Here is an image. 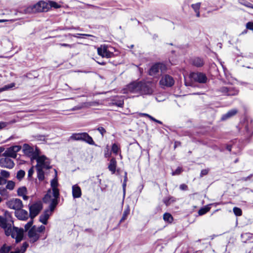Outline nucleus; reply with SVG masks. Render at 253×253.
Returning a JSON list of instances; mask_svg holds the SVG:
<instances>
[{
  "instance_id": "nucleus-48",
  "label": "nucleus",
  "mask_w": 253,
  "mask_h": 253,
  "mask_svg": "<svg viewBox=\"0 0 253 253\" xmlns=\"http://www.w3.org/2000/svg\"><path fill=\"white\" fill-rule=\"evenodd\" d=\"M182 171V168L178 167L174 171L172 172V175H178L179 174L181 171Z\"/></svg>"
},
{
  "instance_id": "nucleus-9",
  "label": "nucleus",
  "mask_w": 253,
  "mask_h": 253,
  "mask_svg": "<svg viewBox=\"0 0 253 253\" xmlns=\"http://www.w3.org/2000/svg\"><path fill=\"white\" fill-rule=\"evenodd\" d=\"M34 160L37 161L36 168H41L42 169H49L51 168L49 159L43 155L40 156L39 155Z\"/></svg>"
},
{
  "instance_id": "nucleus-57",
  "label": "nucleus",
  "mask_w": 253,
  "mask_h": 253,
  "mask_svg": "<svg viewBox=\"0 0 253 253\" xmlns=\"http://www.w3.org/2000/svg\"><path fill=\"white\" fill-rule=\"evenodd\" d=\"M139 115L140 116L147 117L149 118L150 120L152 118L151 116H150L149 114H146V113H140Z\"/></svg>"
},
{
  "instance_id": "nucleus-42",
  "label": "nucleus",
  "mask_w": 253,
  "mask_h": 253,
  "mask_svg": "<svg viewBox=\"0 0 253 253\" xmlns=\"http://www.w3.org/2000/svg\"><path fill=\"white\" fill-rule=\"evenodd\" d=\"M15 186V183L12 181H8L7 182L6 188L10 190H13Z\"/></svg>"
},
{
  "instance_id": "nucleus-6",
  "label": "nucleus",
  "mask_w": 253,
  "mask_h": 253,
  "mask_svg": "<svg viewBox=\"0 0 253 253\" xmlns=\"http://www.w3.org/2000/svg\"><path fill=\"white\" fill-rule=\"evenodd\" d=\"M155 85L152 82H140V94L141 95H151L154 92Z\"/></svg>"
},
{
  "instance_id": "nucleus-14",
  "label": "nucleus",
  "mask_w": 253,
  "mask_h": 253,
  "mask_svg": "<svg viewBox=\"0 0 253 253\" xmlns=\"http://www.w3.org/2000/svg\"><path fill=\"white\" fill-rule=\"evenodd\" d=\"M174 84V79L171 76L169 75H165L163 76L160 81V84L161 86L170 87L172 86Z\"/></svg>"
},
{
  "instance_id": "nucleus-2",
  "label": "nucleus",
  "mask_w": 253,
  "mask_h": 253,
  "mask_svg": "<svg viewBox=\"0 0 253 253\" xmlns=\"http://www.w3.org/2000/svg\"><path fill=\"white\" fill-rule=\"evenodd\" d=\"M49 9L48 3L43 0H40L37 3L30 5L23 10L25 14L35 13L37 12H46Z\"/></svg>"
},
{
  "instance_id": "nucleus-53",
  "label": "nucleus",
  "mask_w": 253,
  "mask_h": 253,
  "mask_svg": "<svg viewBox=\"0 0 253 253\" xmlns=\"http://www.w3.org/2000/svg\"><path fill=\"white\" fill-rule=\"evenodd\" d=\"M114 104L118 107H122L124 105V101L123 100H119V101L115 102Z\"/></svg>"
},
{
  "instance_id": "nucleus-20",
  "label": "nucleus",
  "mask_w": 253,
  "mask_h": 253,
  "mask_svg": "<svg viewBox=\"0 0 253 253\" xmlns=\"http://www.w3.org/2000/svg\"><path fill=\"white\" fill-rule=\"evenodd\" d=\"M72 195L74 198H79L82 195V191L80 187L77 185L72 186Z\"/></svg>"
},
{
  "instance_id": "nucleus-60",
  "label": "nucleus",
  "mask_w": 253,
  "mask_h": 253,
  "mask_svg": "<svg viewBox=\"0 0 253 253\" xmlns=\"http://www.w3.org/2000/svg\"><path fill=\"white\" fill-rule=\"evenodd\" d=\"M21 197H23L24 200H27L28 199V197L26 196V194H24V195H21Z\"/></svg>"
},
{
  "instance_id": "nucleus-22",
  "label": "nucleus",
  "mask_w": 253,
  "mask_h": 253,
  "mask_svg": "<svg viewBox=\"0 0 253 253\" xmlns=\"http://www.w3.org/2000/svg\"><path fill=\"white\" fill-rule=\"evenodd\" d=\"M237 113V109H234L229 111L227 113L223 115L221 118L222 120H225L234 116Z\"/></svg>"
},
{
  "instance_id": "nucleus-54",
  "label": "nucleus",
  "mask_w": 253,
  "mask_h": 253,
  "mask_svg": "<svg viewBox=\"0 0 253 253\" xmlns=\"http://www.w3.org/2000/svg\"><path fill=\"white\" fill-rule=\"evenodd\" d=\"M6 179L0 176V185L4 184L6 183Z\"/></svg>"
},
{
  "instance_id": "nucleus-40",
  "label": "nucleus",
  "mask_w": 253,
  "mask_h": 253,
  "mask_svg": "<svg viewBox=\"0 0 253 253\" xmlns=\"http://www.w3.org/2000/svg\"><path fill=\"white\" fill-rule=\"evenodd\" d=\"M233 211L236 216H241L242 214V211L241 209L239 208L234 207L233 209Z\"/></svg>"
},
{
  "instance_id": "nucleus-8",
  "label": "nucleus",
  "mask_w": 253,
  "mask_h": 253,
  "mask_svg": "<svg viewBox=\"0 0 253 253\" xmlns=\"http://www.w3.org/2000/svg\"><path fill=\"white\" fill-rule=\"evenodd\" d=\"M23 151L24 153L30 157L32 160H34L40 155V150L37 147H32L27 144L23 145Z\"/></svg>"
},
{
  "instance_id": "nucleus-39",
  "label": "nucleus",
  "mask_w": 253,
  "mask_h": 253,
  "mask_svg": "<svg viewBox=\"0 0 253 253\" xmlns=\"http://www.w3.org/2000/svg\"><path fill=\"white\" fill-rule=\"evenodd\" d=\"M80 36H86V37H92V36L91 35L85 34H74V35H73V34H69L68 35V36H73L74 37L77 38H80ZM65 36L67 37V35H66Z\"/></svg>"
},
{
  "instance_id": "nucleus-30",
  "label": "nucleus",
  "mask_w": 253,
  "mask_h": 253,
  "mask_svg": "<svg viewBox=\"0 0 253 253\" xmlns=\"http://www.w3.org/2000/svg\"><path fill=\"white\" fill-rule=\"evenodd\" d=\"M37 170L38 178L39 180L42 181L44 179V175L43 169L41 168H36Z\"/></svg>"
},
{
  "instance_id": "nucleus-19",
  "label": "nucleus",
  "mask_w": 253,
  "mask_h": 253,
  "mask_svg": "<svg viewBox=\"0 0 253 253\" xmlns=\"http://www.w3.org/2000/svg\"><path fill=\"white\" fill-rule=\"evenodd\" d=\"M98 54L103 57L109 58L111 57L112 53L108 51L105 46H100L97 48Z\"/></svg>"
},
{
  "instance_id": "nucleus-34",
  "label": "nucleus",
  "mask_w": 253,
  "mask_h": 253,
  "mask_svg": "<svg viewBox=\"0 0 253 253\" xmlns=\"http://www.w3.org/2000/svg\"><path fill=\"white\" fill-rule=\"evenodd\" d=\"M11 250V247L7 246L5 245H4L0 249V253H7Z\"/></svg>"
},
{
  "instance_id": "nucleus-62",
  "label": "nucleus",
  "mask_w": 253,
  "mask_h": 253,
  "mask_svg": "<svg viewBox=\"0 0 253 253\" xmlns=\"http://www.w3.org/2000/svg\"><path fill=\"white\" fill-rule=\"evenodd\" d=\"M227 150H228L229 151H231V145H227L226 147Z\"/></svg>"
},
{
  "instance_id": "nucleus-64",
  "label": "nucleus",
  "mask_w": 253,
  "mask_h": 253,
  "mask_svg": "<svg viewBox=\"0 0 253 253\" xmlns=\"http://www.w3.org/2000/svg\"><path fill=\"white\" fill-rule=\"evenodd\" d=\"M10 253H20L19 251H18L17 250L16 251H15V252H10Z\"/></svg>"
},
{
  "instance_id": "nucleus-1",
  "label": "nucleus",
  "mask_w": 253,
  "mask_h": 253,
  "mask_svg": "<svg viewBox=\"0 0 253 253\" xmlns=\"http://www.w3.org/2000/svg\"><path fill=\"white\" fill-rule=\"evenodd\" d=\"M0 226L4 229L5 235L7 236H11L15 239L16 243L23 239L24 229L14 227L12 220L0 216Z\"/></svg>"
},
{
  "instance_id": "nucleus-52",
  "label": "nucleus",
  "mask_w": 253,
  "mask_h": 253,
  "mask_svg": "<svg viewBox=\"0 0 253 253\" xmlns=\"http://www.w3.org/2000/svg\"><path fill=\"white\" fill-rule=\"evenodd\" d=\"M209 172V169H202L201 171L200 176L202 177L204 175H207Z\"/></svg>"
},
{
  "instance_id": "nucleus-28",
  "label": "nucleus",
  "mask_w": 253,
  "mask_h": 253,
  "mask_svg": "<svg viewBox=\"0 0 253 253\" xmlns=\"http://www.w3.org/2000/svg\"><path fill=\"white\" fill-rule=\"evenodd\" d=\"M90 106V104L88 102L83 103L78 106H75L72 109H71L72 111H75L78 110L82 109L84 108Z\"/></svg>"
},
{
  "instance_id": "nucleus-32",
  "label": "nucleus",
  "mask_w": 253,
  "mask_h": 253,
  "mask_svg": "<svg viewBox=\"0 0 253 253\" xmlns=\"http://www.w3.org/2000/svg\"><path fill=\"white\" fill-rule=\"evenodd\" d=\"M239 3L247 7L253 9V4L245 0H239Z\"/></svg>"
},
{
  "instance_id": "nucleus-46",
  "label": "nucleus",
  "mask_w": 253,
  "mask_h": 253,
  "mask_svg": "<svg viewBox=\"0 0 253 253\" xmlns=\"http://www.w3.org/2000/svg\"><path fill=\"white\" fill-rule=\"evenodd\" d=\"M129 213V210L127 209V210H125L124 211L123 215V216L120 220V222H123V221H124L126 218V217L128 215Z\"/></svg>"
},
{
  "instance_id": "nucleus-63",
  "label": "nucleus",
  "mask_w": 253,
  "mask_h": 253,
  "mask_svg": "<svg viewBox=\"0 0 253 253\" xmlns=\"http://www.w3.org/2000/svg\"><path fill=\"white\" fill-rule=\"evenodd\" d=\"M4 150V148L3 147H0V153L3 152Z\"/></svg>"
},
{
  "instance_id": "nucleus-58",
  "label": "nucleus",
  "mask_w": 253,
  "mask_h": 253,
  "mask_svg": "<svg viewBox=\"0 0 253 253\" xmlns=\"http://www.w3.org/2000/svg\"><path fill=\"white\" fill-rule=\"evenodd\" d=\"M252 176V175L251 174L250 175H249V176H248L247 177L242 178L241 179V180H243V181H248V180L250 179V178H251Z\"/></svg>"
},
{
  "instance_id": "nucleus-56",
  "label": "nucleus",
  "mask_w": 253,
  "mask_h": 253,
  "mask_svg": "<svg viewBox=\"0 0 253 253\" xmlns=\"http://www.w3.org/2000/svg\"><path fill=\"white\" fill-rule=\"evenodd\" d=\"M59 45L62 46L68 47L69 48H71L73 47L72 44H69L67 43H60Z\"/></svg>"
},
{
  "instance_id": "nucleus-61",
  "label": "nucleus",
  "mask_w": 253,
  "mask_h": 253,
  "mask_svg": "<svg viewBox=\"0 0 253 253\" xmlns=\"http://www.w3.org/2000/svg\"><path fill=\"white\" fill-rule=\"evenodd\" d=\"M126 182H124L123 184V190H124V192H125V189H126Z\"/></svg>"
},
{
  "instance_id": "nucleus-43",
  "label": "nucleus",
  "mask_w": 253,
  "mask_h": 253,
  "mask_svg": "<svg viewBox=\"0 0 253 253\" xmlns=\"http://www.w3.org/2000/svg\"><path fill=\"white\" fill-rule=\"evenodd\" d=\"M28 246H29V245L27 242H24L23 244V245L21 247V249L20 250H18L19 251L20 253H24L26 251Z\"/></svg>"
},
{
  "instance_id": "nucleus-47",
  "label": "nucleus",
  "mask_w": 253,
  "mask_h": 253,
  "mask_svg": "<svg viewBox=\"0 0 253 253\" xmlns=\"http://www.w3.org/2000/svg\"><path fill=\"white\" fill-rule=\"evenodd\" d=\"M10 124V122H0V130L5 128Z\"/></svg>"
},
{
  "instance_id": "nucleus-13",
  "label": "nucleus",
  "mask_w": 253,
  "mask_h": 253,
  "mask_svg": "<svg viewBox=\"0 0 253 253\" xmlns=\"http://www.w3.org/2000/svg\"><path fill=\"white\" fill-rule=\"evenodd\" d=\"M42 209V205L40 203H36L29 207L30 216L31 219L36 217Z\"/></svg>"
},
{
  "instance_id": "nucleus-37",
  "label": "nucleus",
  "mask_w": 253,
  "mask_h": 253,
  "mask_svg": "<svg viewBox=\"0 0 253 253\" xmlns=\"http://www.w3.org/2000/svg\"><path fill=\"white\" fill-rule=\"evenodd\" d=\"M48 3L49 7H54L55 8L61 7V5L60 4L53 1H49V3Z\"/></svg>"
},
{
  "instance_id": "nucleus-24",
  "label": "nucleus",
  "mask_w": 253,
  "mask_h": 253,
  "mask_svg": "<svg viewBox=\"0 0 253 253\" xmlns=\"http://www.w3.org/2000/svg\"><path fill=\"white\" fill-rule=\"evenodd\" d=\"M116 165L117 162L116 160L114 158L111 159L110 161L108 169L112 173H114L116 171Z\"/></svg>"
},
{
  "instance_id": "nucleus-10",
  "label": "nucleus",
  "mask_w": 253,
  "mask_h": 253,
  "mask_svg": "<svg viewBox=\"0 0 253 253\" xmlns=\"http://www.w3.org/2000/svg\"><path fill=\"white\" fill-rule=\"evenodd\" d=\"M166 66L162 63H156L150 68L149 74L150 76H156L159 75L160 73H162L166 70Z\"/></svg>"
},
{
  "instance_id": "nucleus-44",
  "label": "nucleus",
  "mask_w": 253,
  "mask_h": 253,
  "mask_svg": "<svg viewBox=\"0 0 253 253\" xmlns=\"http://www.w3.org/2000/svg\"><path fill=\"white\" fill-rule=\"evenodd\" d=\"M9 173L8 171H6L5 170H2L0 171V176L5 178H8L9 176Z\"/></svg>"
},
{
  "instance_id": "nucleus-3",
  "label": "nucleus",
  "mask_w": 253,
  "mask_h": 253,
  "mask_svg": "<svg viewBox=\"0 0 253 253\" xmlns=\"http://www.w3.org/2000/svg\"><path fill=\"white\" fill-rule=\"evenodd\" d=\"M59 196V192L57 194L53 193V191L49 189L47 194L43 199V201L45 203H49V208L51 211H53L58 203V199Z\"/></svg>"
},
{
  "instance_id": "nucleus-18",
  "label": "nucleus",
  "mask_w": 253,
  "mask_h": 253,
  "mask_svg": "<svg viewBox=\"0 0 253 253\" xmlns=\"http://www.w3.org/2000/svg\"><path fill=\"white\" fill-rule=\"evenodd\" d=\"M15 216L20 220H26L28 218L29 214L27 211L21 209L15 212Z\"/></svg>"
},
{
  "instance_id": "nucleus-4",
  "label": "nucleus",
  "mask_w": 253,
  "mask_h": 253,
  "mask_svg": "<svg viewBox=\"0 0 253 253\" xmlns=\"http://www.w3.org/2000/svg\"><path fill=\"white\" fill-rule=\"evenodd\" d=\"M189 78L190 79L191 82H188L187 79H185V84L186 86H193L192 82L205 84L208 81L206 75L201 72H192L189 74Z\"/></svg>"
},
{
  "instance_id": "nucleus-45",
  "label": "nucleus",
  "mask_w": 253,
  "mask_h": 253,
  "mask_svg": "<svg viewBox=\"0 0 253 253\" xmlns=\"http://www.w3.org/2000/svg\"><path fill=\"white\" fill-rule=\"evenodd\" d=\"M33 223V219H31V220L29 221L27 224H25L24 228L25 230L26 231H29V229L32 227V226Z\"/></svg>"
},
{
  "instance_id": "nucleus-26",
  "label": "nucleus",
  "mask_w": 253,
  "mask_h": 253,
  "mask_svg": "<svg viewBox=\"0 0 253 253\" xmlns=\"http://www.w3.org/2000/svg\"><path fill=\"white\" fill-rule=\"evenodd\" d=\"M192 64L197 67H200L204 65V62L202 59L199 57H196L192 60Z\"/></svg>"
},
{
  "instance_id": "nucleus-23",
  "label": "nucleus",
  "mask_w": 253,
  "mask_h": 253,
  "mask_svg": "<svg viewBox=\"0 0 253 253\" xmlns=\"http://www.w3.org/2000/svg\"><path fill=\"white\" fill-rule=\"evenodd\" d=\"M51 187L52 188V191H53V193L57 194V192L59 191V189L57 188L58 183L56 178L53 179L51 181Z\"/></svg>"
},
{
  "instance_id": "nucleus-12",
  "label": "nucleus",
  "mask_w": 253,
  "mask_h": 253,
  "mask_svg": "<svg viewBox=\"0 0 253 253\" xmlns=\"http://www.w3.org/2000/svg\"><path fill=\"white\" fill-rule=\"evenodd\" d=\"M7 207L11 209L15 210L16 211H18L23 207L22 202L19 199H13L6 203Z\"/></svg>"
},
{
  "instance_id": "nucleus-29",
  "label": "nucleus",
  "mask_w": 253,
  "mask_h": 253,
  "mask_svg": "<svg viewBox=\"0 0 253 253\" xmlns=\"http://www.w3.org/2000/svg\"><path fill=\"white\" fill-rule=\"evenodd\" d=\"M163 219L165 221L170 223L172 222L173 218L170 213L166 212L163 215Z\"/></svg>"
},
{
  "instance_id": "nucleus-49",
  "label": "nucleus",
  "mask_w": 253,
  "mask_h": 253,
  "mask_svg": "<svg viewBox=\"0 0 253 253\" xmlns=\"http://www.w3.org/2000/svg\"><path fill=\"white\" fill-rule=\"evenodd\" d=\"M34 172V167H32L30 169H29V170H28V177L29 178H31Z\"/></svg>"
},
{
  "instance_id": "nucleus-25",
  "label": "nucleus",
  "mask_w": 253,
  "mask_h": 253,
  "mask_svg": "<svg viewBox=\"0 0 253 253\" xmlns=\"http://www.w3.org/2000/svg\"><path fill=\"white\" fill-rule=\"evenodd\" d=\"M242 241L244 243H246L248 241H252L253 237L252 234L250 233H245L242 234L241 236Z\"/></svg>"
},
{
  "instance_id": "nucleus-17",
  "label": "nucleus",
  "mask_w": 253,
  "mask_h": 253,
  "mask_svg": "<svg viewBox=\"0 0 253 253\" xmlns=\"http://www.w3.org/2000/svg\"><path fill=\"white\" fill-rule=\"evenodd\" d=\"M52 212L53 211H51L50 209L45 211L44 212L40 215V221L43 224L46 225L47 223V220L51 215Z\"/></svg>"
},
{
  "instance_id": "nucleus-36",
  "label": "nucleus",
  "mask_w": 253,
  "mask_h": 253,
  "mask_svg": "<svg viewBox=\"0 0 253 253\" xmlns=\"http://www.w3.org/2000/svg\"><path fill=\"white\" fill-rule=\"evenodd\" d=\"M25 175V172L23 170H20L17 172L16 178L20 180L24 177Z\"/></svg>"
},
{
  "instance_id": "nucleus-11",
  "label": "nucleus",
  "mask_w": 253,
  "mask_h": 253,
  "mask_svg": "<svg viewBox=\"0 0 253 253\" xmlns=\"http://www.w3.org/2000/svg\"><path fill=\"white\" fill-rule=\"evenodd\" d=\"M21 147L20 146L16 145L7 148L2 154V156L7 157L16 158L17 152H18Z\"/></svg>"
},
{
  "instance_id": "nucleus-7",
  "label": "nucleus",
  "mask_w": 253,
  "mask_h": 253,
  "mask_svg": "<svg viewBox=\"0 0 253 253\" xmlns=\"http://www.w3.org/2000/svg\"><path fill=\"white\" fill-rule=\"evenodd\" d=\"M70 140L83 141L90 145H94V142L92 137L86 132L73 133L69 137Z\"/></svg>"
},
{
  "instance_id": "nucleus-21",
  "label": "nucleus",
  "mask_w": 253,
  "mask_h": 253,
  "mask_svg": "<svg viewBox=\"0 0 253 253\" xmlns=\"http://www.w3.org/2000/svg\"><path fill=\"white\" fill-rule=\"evenodd\" d=\"M220 91L224 93H226L228 95H235L238 94L237 90H231V88H228L226 86L222 87L220 88Z\"/></svg>"
},
{
  "instance_id": "nucleus-38",
  "label": "nucleus",
  "mask_w": 253,
  "mask_h": 253,
  "mask_svg": "<svg viewBox=\"0 0 253 253\" xmlns=\"http://www.w3.org/2000/svg\"><path fill=\"white\" fill-rule=\"evenodd\" d=\"M210 210V208L207 207L202 208L199 211L198 213L200 215H202L209 211Z\"/></svg>"
},
{
  "instance_id": "nucleus-5",
  "label": "nucleus",
  "mask_w": 253,
  "mask_h": 253,
  "mask_svg": "<svg viewBox=\"0 0 253 253\" xmlns=\"http://www.w3.org/2000/svg\"><path fill=\"white\" fill-rule=\"evenodd\" d=\"M45 229V227L43 225L38 227L36 226H32L28 232L30 242L32 243L37 242L40 238V233L44 232Z\"/></svg>"
},
{
  "instance_id": "nucleus-51",
  "label": "nucleus",
  "mask_w": 253,
  "mask_h": 253,
  "mask_svg": "<svg viewBox=\"0 0 253 253\" xmlns=\"http://www.w3.org/2000/svg\"><path fill=\"white\" fill-rule=\"evenodd\" d=\"M246 28L253 31V22H248L246 24Z\"/></svg>"
},
{
  "instance_id": "nucleus-27",
  "label": "nucleus",
  "mask_w": 253,
  "mask_h": 253,
  "mask_svg": "<svg viewBox=\"0 0 253 253\" xmlns=\"http://www.w3.org/2000/svg\"><path fill=\"white\" fill-rule=\"evenodd\" d=\"M201 6V2H198L195 4H192L191 7L196 13V16L199 17L200 16V8Z\"/></svg>"
},
{
  "instance_id": "nucleus-55",
  "label": "nucleus",
  "mask_w": 253,
  "mask_h": 253,
  "mask_svg": "<svg viewBox=\"0 0 253 253\" xmlns=\"http://www.w3.org/2000/svg\"><path fill=\"white\" fill-rule=\"evenodd\" d=\"M179 187L182 190H186L187 189V186L185 184H181Z\"/></svg>"
},
{
  "instance_id": "nucleus-31",
  "label": "nucleus",
  "mask_w": 253,
  "mask_h": 253,
  "mask_svg": "<svg viewBox=\"0 0 253 253\" xmlns=\"http://www.w3.org/2000/svg\"><path fill=\"white\" fill-rule=\"evenodd\" d=\"M175 201V199L172 197L165 198L163 200L164 203L166 205V206H169L172 203H173Z\"/></svg>"
},
{
  "instance_id": "nucleus-35",
  "label": "nucleus",
  "mask_w": 253,
  "mask_h": 253,
  "mask_svg": "<svg viewBox=\"0 0 253 253\" xmlns=\"http://www.w3.org/2000/svg\"><path fill=\"white\" fill-rule=\"evenodd\" d=\"M15 86V84L14 83H11L7 85H5L3 87L0 88V92H2L6 90H8L9 89H10L12 87Z\"/></svg>"
},
{
  "instance_id": "nucleus-50",
  "label": "nucleus",
  "mask_w": 253,
  "mask_h": 253,
  "mask_svg": "<svg viewBox=\"0 0 253 253\" xmlns=\"http://www.w3.org/2000/svg\"><path fill=\"white\" fill-rule=\"evenodd\" d=\"M98 131L103 136L104 134L106 132L105 128L102 126H100L97 128Z\"/></svg>"
},
{
  "instance_id": "nucleus-59",
  "label": "nucleus",
  "mask_w": 253,
  "mask_h": 253,
  "mask_svg": "<svg viewBox=\"0 0 253 253\" xmlns=\"http://www.w3.org/2000/svg\"><path fill=\"white\" fill-rule=\"evenodd\" d=\"M151 120L154 122H157L160 124H162V122L159 121V120H156V119H155L154 118H153V117H152Z\"/></svg>"
},
{
  "instance_id": "nucleus-15",
  "label": "nucleus",
  "mask_w": 253,
  "mask_h": 253,
  "mask_svg": "<svg viewBox=\"0 0 253 253\" xmlns=\"http://www.w3.org/2000/svg\"><path fill=\"white\" fill-rule=\"evenodd\" d=\"M126 93H139L140 94V82H134L127 85L126 88Z\"/></svg>"
},
{
  "instance_id": "nucleus-41",
  "label": "nucleus",
  "mask_w": 253,
  "mask_h": 253,
  "mask_svg": "<svg viewBox=\"0 0 253 253\" xmlns=\"http://www.w3.org/2000/svg\"><path fill=\"white\" fill-rule=\"evenodd\" d=\"M120 148L117 144L114 143L113 144L112 147V151L114 153H115V154H117L118 153L119 151H120Z\"/></svg>"
},
{
  "instance_id": "nucleus-16",
  "label": "nucleus",
  "mask_w": 253,
  "mask_h": 253,
  "mask_svg": "<svg viewBox=\"0 0 253 253\" xmlns=\"http://www.w3.org/2000/svg\"><path fill=\"white\" fill-rule=\"evenodd\" d=\"M14 166V162L9 157H5L0 159V167L2 168L12 169Z\"/></svg>"
},
{
  "instance_id": "nucleus-33",
  "label": "nucleus",
  "mask_w": 253,
  "mask_h": 253,
  "mask_svg": "<svg viewBox=\"0 0 253 253\" xmlns=\"http://www.w3.org/2000/svg\"><path fill=\"white\" fill-rule=\"evenodd\" d=\"M27 191L25 187H20L17 190V194L19 196H21V195H24V194H27Z\"/></svg>"
}]
</instances>
